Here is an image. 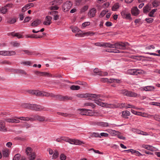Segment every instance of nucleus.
<instances>
[{"label": "nucleus", "instance_id": "nucleus-1", "mask_svg": "<svg viewBox=\"0 0 160 160\" xmlns=\"http://www.w3.org/2000/svg\"><path fill=\"white\" fill-rule=\"evenodd\" d=\"M25 152L29 160H34L35 159V153L32 151V149L31 147H27L25 149Z\"/></svg>", "mask_w": 160, "mask_h": 160}, {"label": "nucleus", "instance_id": "nucleus-2", "mask_svg": "<svg viewBox=\"0 0 160 160\" xmlns=\"http://www.w3.org/2000/svg\"><path fill=\"white\" fill-rule=\"evenodd\" d=\"M129 45L130 44L127 42H117L114 44V48L124 50L126 49V47L129 46Z\"/></svg>", "mask_w": 160, "mask_h": 160}, {"label": "nucleus", "instance_id": "nucleus-3", "mask_svg": "<svg viewBox=\"0 0 160 160\" xmlns=\"http://www.w3.org/2000/svg\"><path fill=\"white\" fill-rule=\"evenodd\" d=\"M100 95L96 94H91L89 93L78 94L76 95V96L80 98H88V99H92L97 97H99Z\"/></svg>", "mask_w": 160, "mask_h": 160}, {"label": "nucleus", "instance_id": "nucleus-4", "mask_svg": "<svg viewBox=\"0 0 160 160\" xmlns=\"http://www.w3.org/2000/svg\"><path fill=\"white\" fill-rule=\"evenodd\" d=\"M31 110L36 111H48V109L44 107L36 104H31Z\"/></svg>", "mask_w": 160, "mask_h": 160}, {"label": "nucleus", "instance_id": "nucleus-5", "mask_svg": "<svg viewBox=\"0 0 160 160\" xmlns=\"http://www.w3.org/2000/svg\"><path fill=\"white\" fill-rule=\"evenodd\" d=\"M120 93L124 95L130 97L135 98L138 96V94L135 92L125 90H121Z\"/></svg>", "mask_w": 160, "mask_h": 160}, {"label": "nucleus", "instance_id": "nucleus-6", "mask_svg": "<svg viewBox=\"0 0 160 160\" xmlns=\"http://www.w3.org/2000/svg\"><path fill=\"white\" fill-rule=\"evenodd\" d=\"M72 5V3L71 2L68 1L66 2L63 4L62 7L63 11L64 12L68 11L70 9Z\"/></svg>", "mask_w": 160, "mask_h": 160}, {"label": "nucleus", "instance_id": "nucleus-7", "mask_svg": "<svg viewBox=\"0 0 160 160\" xmlns=\"http://www.w3.org/2000/svg\"><path fill=\"white\" fill-rule=\"evenodd\" d=\"M7 128L6 127L5 123L2 120L0 121V131L2 132H6Z\"/></svg>", "mask_w": 160, "mask_h": 160}, {"label": "nucleus", "instance_id": "nucleus-8", "mask_svg": "<svg viewBox=\"0 0 160 160\" xmlns=\"http://www.w3.org/2000/svg\"><path fill=\"white\" fill-rule=\"evenodd\" d=\"M33 121L35 120H38L40 122H43L44 121H47L46 120L45 117L43 116H41L38 115H36L34 116V118L33 119Z\"/></svg>", "mask_w": 160, "mask_h": 160}, {"label": "nucleus", "instance_id": "nucleus-9", "mask_svg": "<svg viewBox=\"0 0 160 160\" xmlns=\"http://www.w3.org/2000/svg\"><path fill=\"white\" fill-rule=\"evenodd\" d=\"M131 13L132 15L137 16L139 14L140 11L137 7H134L132 9Z\"/></svg>", "mask_w": 160, "mask_h": 160}, {"label": "nucleus", "instance_id": "nucleus-10", "mask_svg": "<svg viewBox=\"0 0 160 160\" xmlns=\"http://www.w3.org/2000/svg\"><path fill=\"white\" fill-rule=\"evenodd\" d=\"M78 111H80V113L81 115H90L91 114H89L90 113L88 112H87L88 111H90L88 110V109H79L78 110Z\"/></svg>", "mask_w": 160, "mask_h": 160}, {"label": "nucleus", "instance_id": "nucleus-11", "mask_svg": "<svg viewBox=\"0 0 160 160\" xmlns=\"http://www.w3.org/2000/svg\"><path fill=\"white\" fill-rule=\"evenodd\" d=\"M99 97H100V95L99 96V97H97L96 98H94L95 99L94 100L95 102L97 104L100 105V106L103 107H104V103L101 102V101H102V99L100 98L98 99V98Z\"/></svg>", "mask_w": 160, "mask_h": 160}, {"label": "nucleus", "instance_id": "nucleus-12", "mask_svg": "<svg viewBox=\"0 0 160 160\" xmlns=\"http://www.w3.org/2000/svg\"><path fill=\"white\" fill-rule=\"evenodd\" d=\"M52 17L50 16H47L46 17V21H44L43 24L45 25H50L52 23Z\"/></svg>", "mask_w": 160, "mask_h": 160}, {"label": "nucleus", "instance_id": "nucleus-13", "mask_svg": "<svg viewBox=\"0 0 160 160\" xmlns=\"http://www.w3.org/2000/svg\"><path fill=\"white\" fill-rule=\"evenodd\" d=\"M50 96V93L44 91H40L38 90V97L46 96L48 97Z\"/></svg>", "mask_w": 160, "mask_h": 160}, {"label": "nucleus", "instance_id": "nucleus-14", "mask_svg": "<svg viewBox=\"0 0 160 160\" xmlns=\"http://www.w3.org/2000/svg\"><path fill=\"white\" fill-rule=\"evenodd\" d=\"M97 11L95 8H92L90 10L88 13V15L89 17L92 18L94 17L96 14Z\"/></svg>", "mask_w": 160, "mask_h": 160}, {"label": "nucleus", "instance_id": "nucleus-15", "mask_svg": "<svg viewBox=\"0 0 160 160\" xmlns=\"http://www.w3.org/2000/svg\"><path fill=\"white\" fill-rule=\"evenodd\" d=\"M107 131L112 136H115L120 134V133L118 131L111 129H108Z\"/></svg>", "mask_w": 160, "mask_h": 160}, {"label": "nucleus", "instance_id": "nucleus-16", "mask_svg": "<svg viewBox=\"0 0 160 160\" xmlns=\"http://www.w3.org/2000/svg\"><path fill=\"white\" fill-rule=\"evenodd\" d=\"M34 4L33 3H29L25 5L22 9V11L25 12L27 10L29 9L31 7H33Z\"/></svg>", "mask_w": 160, "mask_h": 160}, {"label": "nucleus", "instance_id": "nucleus-17", "mask_svg": "<svg viewBox=\"0 0 160 160\" xmlns=\"http://www.w3.org/2000/svg\"><path fill=\"white\" fill-rule=\"evenodd\" d=\"M155 88L152 86H147L145 87H143L141 88V90H145L147 91H152Z\"/></svg>", "mask_w": 160, "mask_h": 160}, {"label": "nucleus", "instance_id": "nucleus-18", "mask_svg": "<svg viewBox=\"0 0 160 160\" xmlns=\"http://www.w3.org/2000/svg\"><path fill=\"white\" fill-rule=\"evenodd\" d=\"M9 34L13 37H17L18 38H23V36L18 32L15 33L14 32H12Z\"/></svg>", "mask_w": 160, "mask_h": 160}, {"label": "nucleus", "instance_id": "nucleus-19", "mask_svg": "<svg viewBox=\"0 0 160 160\" xmlns=\"http://www.w3.org/2000/svg\"><path fill=\"white\" fill-rule=\"evenodd\" d=\"M114 44H111L110 43L108 42H102V47L104 48H114Z\"/></svg>", "mask_w": 160, "mask_h": 160}, {"label": "nucleus", "instance_id": "nucleus-20", "mask_svg": "<svg viewBox=\"0 0 160 160\" xmlns=\"http://www.w3.org/2000/svg\"><path fill=\"white\" fill-rule=\"evenodd\" d=\"M151 6L148 4H147L143 8V12L144 13H146L149 12L151 10Z\"/></svg>", "mask_w": 160, "mask_h": 160}, {"label": "nucleus", "instance_id": "nucleus-21", "mask_svg": "<svg viewBox=\"0 0 160 160\" xmlns=\"http://www.w3.org/2000/svg\"><path fill=\"white\" fill-rule=\"evenodd\" d=\"M122 117L126 118H128L127 117L128 116H130V112L128 111H123L122 112Z\"/></svg>", "mask_w": 160, "mask_h": 160}, {"label": "nucleus", "instance_id": "nucleus-22", "mask_svg": "<svg viewBox=\"0 0 160 160\" xmlns=\"http://www.w3.org/2000/svg\"><path fill=\"white\" fill-rule=\"evenodd\" d=\"M41 23L40 20L38 19L34 21L31 23V26L33 27H36L38 26Z\"/></svg>", "mask_w": 160, "mask_h": 160}, {"label": "nucleus", "instance_id": "nucleus-23", "mask_svg": "<svg viewBox=\"0 0 160 160\" xmlns=\"http://www.w3.org/2000/svg\"><path fill=\"white\" fill-rule=\"evenodd\" d=\"M28 92L32 95H35L37 96L38 94V90H32L28 91Z\"/></svg>", "mask_w": 160, "mask_h": 160}, {"label": "nucleus", "instance_id": "nucleus-24", "mask_svg": "<svg viewBox=\"0 0 160 160\" xmlns=\"http://www.w3.org/2000/svg\"><path fill=\"white\" fill-rule=\"evenodd\" d=\"M10 44L11 45L14 47H18L20 46V43L18 42L17 41L12 42L10 43Z\"/></svg>", "mask_w": 160, "mask_h": 160}, {"label": "nucleus", "instance_id": "nucleus-25", "mask_svg": "<svg viewBox=\"0 0 160 160\" xmlns=\"http://www.w3.org/2000/svg\"><path fill=\"white\" fill-rule=\"evenodd\" d=\"M2 153L3 157H8L9 155V150L8 149H5L2 151Z\"/></svg>", "mask_w": 160, "mask_h": 160}, {"label": "nucleus", "instance_id": "nucleus-26", "mask_svg": "<svg viewBox=\"0 0 160 160\" xmlns=\"http://www.w3.org/2000/svg\"><path fill=\"white\" fill-rule=\"evenodd\" d=\"M120 80L114 78L110 79V81H109V83L116 82L117 83H120Z\"/></svg>", "mask_w": 160, "mask_h": 160}, {"label": "nucleus", "instance_id": "nucleus-27", "mask_svg": "<svg viewBox=\"0 0 160 160\" xmlns=\"http://www.w3.org/2000/svg\"><path fill=\"white\" fill-rule=\"evenodd\" d=\"M28 38H41L42 37V36H38L37 37V35L33 34H32L31 35H28L27 36Z\"/></svg>", "mask_w": 160, "mask_h": 160}, {"label": "nucleus", "instance_id": "nucleus-28", "mask_svg": "<svg viewBox=\"0 0 160 160\" xmlns=\"http://www.w3.org/2000/svg\"><path fill=\"white\" fill-rule=\"evenodd\" d=\"M8 10V8L4 6V7L2 8L0 10L2 13L5 14L7 12Z\"/></svg>", "mask_w": 160, "mask_h": 160}, {"label": "nucleus", "instance_id": "nucleus-29", "mask_svg": "<svg viewBox=\"0 0 160 160\" xmlns=\"http://www.w3.org/2000/svg\"><path fill=\"white\" fill-rule=\"evenodd\" d=\"M128 73L132 75H137V70L136 69H130L128 71Z\"/></svg>", "mask_w": 160, "mask_h": 160}, {"label": "nucleus", "instance_id": "nucleus-30", "mask_svg": "<svg viewBox=\"0 0 160 160\" xmlns=\"http://www.w3.org/2000/svg\"><path fill=\"white\" fill-rule=\"evenodd\" d=\"M57 114L59 115H61L65 117H69L71 116V114H68L66 113L58 112H57Z\"/></svg>", "mask_w": 160, "mask_h": 160}, {"label": "nucleus", "instance_id": "nucleus-31", "mask_svg": "<svg viewBox=\"0 0 160 160\" xmlns=\"http://www.w3.org/2000/svg\"><path fill=\"white\" fill-rule=\"evenodd\" d=\"M52 2H53V3L52 4V5H53L54 4H56L58 6L62 3V0H55L54 1Z\"/></svg>", "mask_w": 160, "mask_h": 160}, {"label": "nucleus", "instance_id": "nucleus-32", "mask_svg": "<svg viewBox=\"0 0 160 160\" xmlns=\"http://www.w3.org/2000/svg\"><path fill=\"white\" fill-rule=\"evenodd\" d=\"M84 105L85 106H91L92 108H94L95 107V105L93 103L91 102H86L84 104Z\"/></svg>", "mask_w": 160, "mask_h": 160}, {"label": "nucleus", "instance_id": "nucleus-33", "mask_svg": "<svg viewBox=\"0 0 160 160\" xmlns=\"http://www.w3.org/2000/svg\"><path fill=\"white\" fill-rule=\"evenodd\" d=\"M80 88V87L79 86H75V85H72L70 87V89L72 90H78Z\"/></svg>", "mask_w": 160, "mask_h": 160}, {"label": "nucleus", "instance_id": "nucleus-34", "mask_svg": "<svg viewBox=\"0 0 160 160\" xmlns=\"http://www.w3.org/2000/svg\"><path fill=\"white\" fill-rule=\"evenodd\" d=\"M74 144L76 145H80L81 144H84V142L78 139H75Z\"/></svg>", "mask_w": 160, "mask_h": 160}, {"label": "nucleus", "instance_id": "nucleus-35", "mask_svg": "<svg viewBox=\"0 0 160 160\" xmlns=\"http://www.w3.org/2000/svg\"><path fill=\"white\" fill-rule=\"evenodd\" d=\"M42 73L41 74V76H48L49 77H52V75L46 72H42Z\"/></svg>", "mask_w": 160, "mask_h": 160}, {"label": "nucleus", "instance_id": "nucleus-36", "mask_svg": "<svg viewBox=\"0 0 160 160\" xmlns=\"http://www.w3.org/2000/svg\"><path fill=\"white\" fill-rule=\"evenodd\" d=\"M93 72L95 73H96L97 75H101V71L98 68H96L93 70Z\"/></svg>", "mask_w": 160, "mask_h": 160}, {"label": "nucleus", "instance_id": "nucleus-37", "mask_svg": "<svg viewBox=\"0 0 160 160\" xmlns=\"http://www.w3.org/2000/svg\"><path fill=\"white\" fill-rule=\"evenodd\" d=\"M59 155L58 152L57 150H55L54 152V153L52 156V158L53 159H56L57 158Z\"/></svg>", "mask_w": 160, "mask_h": 160}, {"label": "nucleus", "instance_id": "nucleus-38", "mask_svg": "<svg viewBox=\"0 0 160 160\" xmlns=\"http://www.w3.org/2000/svg\"><path fill=\"white\" fill-rule=\"evenodd\" d=\"M22 127L28 128L31 127V125L27 122H25L22 126Z\"/></svg>", "mask_w": 160, "mask_h": 160}, {"label": "nucleus", "instance_id": "nucleus-39", "mask_svg": "<svg viewBox=\"0 0 160 160\" xmlns=\"http://www.w3.org/2000/svg\"><path fill=\"white\" fill-rule=\"evenodd\" d=\"M160 2L157 0H154L152 3L153 7H157L159 5Z\"/></svg>", "mask_w": 160, "mask_h": 160}, {"label": "nucleus", "instance_id": "nucleus-40", "mask_svg": "<svg viewBox=\"0 0 160 160\" xmlns=\"http://www.w3.org/2000/svg\"><path fill=\"white\" fill-rule=\"evenodd\" d=\"M119 7V4L118 3L115 4L112 8V10L113 11H116Z\"/></svg>", "mask_w": 160, "mask_h": 160}, {"label": "nucleus", "instance_id": "nucleus-41", "mask_svg": "<svg viewBox=\"0 0 160 160\" xmlns=\"http://www.w3.org/2000/svg\"><path fill=\"white\" fill-rule=\"evenodd\" d=\"M114 105L113 104H108L104 103V107L107 108H113L114 107Z\"/></svg>", "mask_w": 160, "mask_h": 160}, {"label": "nucleus", "instance_id": "nucleus-42", "mask_svg": "<svg viewBox=\"0 0 160 160\" xmlns=\"http://www.w3.org/2000/svg\"><path fill=\"white\" fill-rule=\"evenodd\" d=\"M22 51H23L25 54H27L28 55H31L33 54V52H31L27 50H22Z\"/></svg>", "mask_w": 160, "mask_h": 160}, {"label": "nucleus", "instance_id": "nucleus-43", "mask_svg": "<svg viewBox=\"0 0 160 160\" xmlns=\"http://www.w3.org/2000/svg\"><path fill=\"white\" fill-rule=\"evenodd\" d=\"M31 104L29 103L24 104L22 105V107L24 108L31 109Z\"/></svg>", "mask_w": 160, "mask_h": 160}, {"label": "nucleus", "instance_id": "nucleus-44", "mask_svg": "<svg viewBox=\"0 0 160 160\" xmlns=\"http://www.w3.org/2000/svg\"><path fill=\"white\" fill-rule=\"evenodd\" d=\"M142 147L148 150H152V146L147 145H142Z\"/></svg>", "mask_w": 160, "mask_h": 160}, {"label": "nucleus", "instance_id": "nucleus-45", "mask_svg": "<svg viewBox=\"0 0 160 160\" xmlns=\"http://www.w3.org/2000/svg\"><path fill=\"white\" fill-rule=\"evenodd\" d=\"M128 11L126 10H124L122 11L121 12V14L122 17L123 18H124L125 17L126 14L128 13Z\"/></svg>", "mask_w": 160, "mask_h": 160}, {"label": "nucleus", "instance_id": "nucleus-46", "mask_svg": "<svg viewBox=\"0 0 160 160\" xmlns=\"http://www.w3.org/2000/svg\"><path fill=\"white\" fill-rule=\"evenodd\" d=\"M61 100H72V98L71 97H68L67 96H65L62 97L61 98Z\"/></svg>", "mask_w": 160, "mask_h": 160}, {"label": "nucleus", "instance_id": "nucleus-47", "mask_svg": "<svg viewBox=\"0 0 160 160\" xmlns=\"http://www.w3.org/2000/svg\"><path fill=\"white\" fill-rule=\"evenodd\" d=\"M157 10V9H152L148 14V16L150 17H154L153 15L154 13Z\"/></svg>", "mask_w": 160, "mask_h": 160}, {"label": "nucleus", "instance_id": "nucleus-48", "mask_svg": "<svg viewBox=\"0 0 160 160\" xmlns=\"http://www.w3.org/2000/svg\"><path fill=\"white\" fill-rule=\"evenodd\" d=\"M99 125L102 127H108L109 126L108 123L103 122H99Z\"/></svg>", "mask_w": 160, "mask_h": 160}, {"label": "nucleus", "instance_id": "nucleus-49", "mask_svg": "<svg viewBox=\"0 0 160 160\" xmlns=\"http://www.w3.org/2000/svg\"><path fill=\"white\" fill-rule=\"evenodd\" d=\"M16 54V52L14 51H8V56L14 55Z\"/></svg>", "mask_w": 160, "mask_h": 160}, {"label": "nucleus", "instance_id": "nucleus-50", "mask_svg": "<svg viewBox=\"0 0 160 160\" xmlns=\"http://www.w3.org/2000/svg\"><path fill=\"white\" fill-rule=\"evenodd\" d=\"M0 55L2 56H8V51H0Z\"/></svg>", "mask_w": 160, "mask_h": 160}, {"label": "nucleus", "instance_id": "nucleus-51", "mask_svg": "<svg viewBox=\"0 0 160 160\" xmlns=\"http://www.w3.org/2000/svg\"><path fill=\"white\" fill-rule=\"evenodd\" d=\"M91 136L92 137H101L100 135L98 133L93 132Z\"/></svg>", "mask_w": 160, "mask_h": 160}, {"label": "nucleus", "instance_id": "nucleus-52", "mask_svg": "<svg viewBox=\"0 0 160 160\" xmlns=\"http://www.w3.org/2000/svg\"><path fill=\"white\" fill-rule=\"evenodd\" d=\"M20 157L21 155L19 154H17L14 157L13 160H19Z\"/></svg>", "mask_w": 160, "mask_h": 160}, {"label": "nucleus", "instance_id": "nucleus-53", "mask_svg": "<svg viewBox=\"0 0 160 160\" xmlns=\"http://www.w3.org/2000/svg\"><path fill=\"white\" fill-rule=\"evenodd\" d=\"M58 12L56 11H52L48 12V14L49 15H53L54 16L55 15L58 14Z\"/></svg>", "mask_w": 160, "mask_h": 160}, {"label": "nucleus", "instance_id": "nucleus-54", "mask_svg": "<svg viewBox=\"0 0 160 160\" xmlns=\"http://www.w3.org/2000/svg\"><path fill=\"white\" fill-rule=\"evenodd\" d=\"M17 72L19 73L27 75V73L23 70L19 69L17 70Z\"/></svg>", "mask_w": 160, "mask_h": 160}, {"label": "nucleus", "instance_id": "nucleus-55", "mask_svg": "<svg viewBox=\"0 0 160 160\" xmlns=\"http://www.w3.org/2000/svg\"><path fill=\"white\" fill-rule=\"evenodd\" d=\"M20 122V120L18 119H16L15 118H11V123H18Z\"/></svg>", "mask_w": 160, "mask_h": 160}, {"label": "nucleus", "instance_id": "nucleus-56", "mask_svg": "<svg viewBox=\"0 0 160 160\" xmlns=\"http://www.w3.org/2000/svg\"><path fill=\"white\" fill-rule=\"evenodd\" d=\"M101 82H109V81H110V79H108L107 78H102L101 79Z\"/></svg>", "mask_w": 160, "mask_h": 160}, {"label": "nucleus", "instance_id": "nucleus-57", "mask_svg": "<svg viewBox=\"0 0 160 160\" xmlns=\"http://www.w3.org/2000/svg\"><path fill=\"white\" fill-rule=\"evenodd\" d=\"M146 21L148 23H150L153 22V19L151 18H147L145 19Z\"/></svg>", "mask_w": 160, "mask_h": 160}, {"label": "nucleus", "instance_id": "nucleus-58", "mask_svg": "<svg viewBox=\"0 0 160 160\" xmlns=\"http://www.w3.org/2000/svg\"><path fill=\"white\" fill-rule=\"evenodd\" d=\"M108 12V11L103 10L100 13L99 16L102 17L104 16V15L107 13Z\"/></svg>", "mask_w": 160, "mask_h": 160}, {"label": "nucleus", "instance_id": "nucleus-59", "mask_svg": "<svg viewBox=\"0 0 160 160\" xmlns=\"http://www.w3.org/2000/svg\"><path fill=\"white\" fill-rule=\"evenodd\" d=\"M21 64H22L24 65H27L28 66H31V62L30 61L22 62H21Z\"/></svg>", "mask_w": 160, "mask_h": 160}, {"label": "nucleus", "instance_id": "nucleus-60", "mask_svg": "<svg viewBox=\"0 0 160 160\" xmlns=\"http://www.w3.org/2000/svg\"><path fill=\"white\" fill-rule=\"evenodd\" d=\"M84 35H87L88 36L90 35L91 36H92L94 34V33L92 32H85L83 33L82 34Z\"/></svg>", "mask_w": 160, "mask_h": 160}, {"label": "nucleus", "instance_id": "nucleus-61", "mask_svg": "<svg viewBox=\"0 0 160 160\" xmlns=\"http://www.w3.org/2000/svg\"><path fill=\"white\" fill-rule=\"evenodd\" d=\"M58 9V7L56 4L54 6H51L50 8V9L51 10H57Z\"/></svg>", "mask_w": 160, "mask_h": 160}, {"label": "nucleus", "instance_id": "nucleus-62", "mask_svg": "<svg viewBox=\"0 0 160 160\" xmlns=\"http://www.w3.org/2000/svg\"><path fill=\"white\" fill-rule=\"evenodd\" d=\"M34 72L36 75L39 76H41V74L42 73V72H40L37 71H34Z\"/></svg>", "mask_w": 160, "mask_h": 160}, {"label": "nucleus", "instance_id": "nucleus-63", "mask_svg": "<svg viewBox=\"0 0 160 160\" xmlns=\"http://www.w3.org/2000/svg\"><path fill=\"white\" fill-rule=\"evenodd\" d=\"M66 158V156L63 154H62L60 156V159L61 160H65Z\"/></svg>", "mask_w": 160, "mask_h": 160}, {"label": "nucleus", "instance_id": "nucleus-64", "mask_svg": "<svg viewBox=\"0 0 160 160\" xmlns=\"http://www.w3.org/2000/svg\"><path fill=\"white\" fill-rule=\"evenodd\" d=\"M16 21V20L15 19V18H12V19L11 20H8V22L10 23H15Z\"/></svg>", "mask_w": 160, "mask_h": 160}]
</instances>
